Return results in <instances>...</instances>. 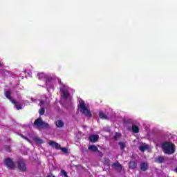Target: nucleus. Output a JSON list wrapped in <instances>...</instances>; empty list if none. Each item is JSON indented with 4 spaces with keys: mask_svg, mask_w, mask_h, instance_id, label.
I'll use <instances>...</instances> for the list:
<instances>
[{
    "mask_svg": "<svg viewBox=\"0 0 177 177\" xmlns=\"http://www.w3.org/2000/svg\"><path fill=\"white\" fill-rule=\"evenodd\" d=\"M40 103H41V104H44V101H41Z\"/></svg>",
    "mask_w": 177,
    "mask_h": 177,
    "instance_id": "nucleus-31",
    "label": "nucleus"
},
{
    "mask_svg": "<svg viewBox=\"0 0 177 177\" xmlns=\"http://www.w3.org/2000/svg\"><path fill=\"white\" fill-rule=\"evenodd\" d=\"M137 167H138V162H136V161H130L129 162V169H136Z\"/></svg>",
    "mask_w": 177,
    "mask_h": 177,
    "instance_id": "nucleus-9",
    "label": "nucleus"
},
{
    "mask_svg": "<svg viewBox=\"0 0 177 177\" xmlns=\"http://www.w3.org/2000/svg\"><path fill=\"white\" fill-rule=\"evenodd\" d=\"M5 149L6 150V151H8V153H10V147L8 145H6L5 147Z\"/></svg>",
    "mask_w": 177,
    "mask_h": 177,
    "instance_id": "nucleus-25",
    "label": "nucleus"
},
{
    "mask_svg": "<svg viewBox=\"0 0 177 177\" xmlns=\"http://www.w3.org/2000/svg\"><path fill=\"white\" fill-rule=\"evenodd\" d=\"M61 172L62 174V175L64 176V177H68V176L67 175V171H66L64 169H62L61 170Z\"/></svg>",
    "mask_w": 177,
    "mask_h": 177,
    "instance_id": "nucleus-24",
    "label": "nucleus"
},
{
    "mask_svg": "<svg viewBox=\"0 0 177 177\" xmlns=\"http://www.w3.org/2000/svg\"><path fill=\"white\" fill-rule=\"evenodd\" d=\"M62 95H63L64 99H67V97H68V96H70V94L66 91H62Z\"/></svg>",
    "mask_w": 177,
    "mask_h": 177,
    "instance_id": "nucleus-21",
    "label": "nucleus"
},
{
    "mask_svg": "<svg viewBox=\"0 0 177 177\" xmlns=\"http://www.w3.org/2000/svg\"><path fill=\"white\" fill-rule=\"evenodd\" d=\"M165 161V158L164 156H158L155 158V162L158 164H162Z\"/></svg>",
    "mask_w": 177,
    "mask_h": 177,
    "instance_id": "nucleus-12",
    "label": "nucleus"
},
{
    "mask_svg": "<svg viewBox=\"0 0 177 177\" xmlns=\"http://www.w3.org/2000/svg\"><path fill=\"white\" fill-rule=\"evenodd\" d=\"M0 67H2V64L0 63Z\"/></svg>",
    "mask_w": 177,
    "mask_h": 177,
    "instance_id": "nucleus-32",
    "label": "nucleus"
},
{
    "mask_svg": "<svg viewBox=\"0 0 177 177\" xmlns=\"http://www.w3.org/2000/svg\"><path fill=\"white\" fill-rule=\"evenodd\" d=\"M113 139H114V140H117V136H115L113 137Z\"/></svg>",
    "mask_w": 177,
    "mask_h": 177,
    "instance_id": "nucleus-30",
    "label": "nucleus"
},
{
    "mask_svg": "<svg viewBox=\"0 0 177 177\" xmlns=\"http://www.w3.org/2000/svg\"><path fill=\"white\" fill-rule=\"evenodd\" d=\"M34 125L37 127V128H43V129H48L49 128V124L44 122L41 117L35 120Z\"/></svg>",
    "mask_w": 177,
    "mask_h": 177,
    "instance_id": "nucleus-3",
    "label": "nucleus"
},
{
    "mask_svg": "<svg viewBox=\"0 0 177 177\" xmlns=\"http://www.w3.org/2000/svg\"><path fill=\"white\" fill-rule=\"evenodd\" d=\"M88 149L93 151V153H96L99 149L95 145H90L88 146Z\"/></svg>",
    "mask_w": 177,
    "mask_h": 177,
    "instance_id": "nucleus-13",
    "label": "nucleus"
},
{
    "mask_svg": "<svg viewBox=\"0 0 177 177\" xmlns=\"http://www.w3.org/2000/svg\"><path fill=\"white\" fill-rule=\"evenodd\" d=\"M90 142L92 143H96L97 140H99V136L97 135H91L88 138Z\"/></svg>",
    "mask_w": 177,
    "mask_h": 177,
    "instance_id": "nucleus-10",
    "label": "nucleus"
},
{
    "mask_svg": "<svg viewBox=\"0 0 177 177\" xmlns=\"http://www.w3.org/2000/svg\"><path fill=\"white\" fill-rule=\"evenodd\" d=\"M140 167L141 171H143V172H146V171L149 169V165H147V162H142L140 163Z\"/></svg>",
    "mask_w": 177,
    "mask_h": 177,
    "instance_id": "nucleus-8",
    "label": "nucleus"
},
{
    "mask_svg": "<svg viewBox=\"0 0 177 177\" xmlns=\"http://www.w3.org/2000/svg\"><path fill=\"white\" fill-rule=\"evenodd\" d=\"M78 109L80 110V112L82 113V114H84V115H85L86 117H92V112H91V110H89V109L86 107L84 101H82L80 103Z\"/></svg>",
    "mask_w": 177,
    "mask_h": 177,
    "instance_id": "nucleus-2",
    "label": "nucleus"
},
{
    "mask_svg": "<svg viewBox=\"0 0 177 177\" xmlns=\"http://www.w3.org/2000/svg\"><path fill=\"white\" fill-rule=\"evenodd\" d=\"M17 164L19 171H21V172H26L27 171V165H26V162L24 160H18Z\"/></svg>",
    "mask_w": 177,
    "mask_h": 177,
    "instance_id": "nucleus-5",
    "label": "nucleus"
},
{
    "mask_svg": "<svg viewBox=\"0 0 177 177\" xmlns=\"http://www.w3.org/2000/svg\"><path fill=\"white\" fill-rule=\"evenodd\" d=\"M5 96L7 99L10 100V102H11V103H15V99H13V97L10 96V91H7L5 93Z\"/></svg>",
    "mask_w": 177,
    "mask_h": 177,
    "instance_id": "nucleus-11",
    "label": "nucleus"
},
{
    "mask_svg": "<svg viewBox=\"0 0 177 177\" xmlns=\"http://www.w3.org/2000/svg\"><path fill=\"white\" fill-rule=\"evenodd\" d=\"M55 125L57 128H63V127H64V122H63L62 120H57Z\"/></svg>",
    "mask_w": 177,
    "mask_h": 177,
    "instance_id": "nucleus-14",
    "label": "nucleus"
},
{
    "mask_svg": "<svg viewBox=\"0 0 177 177\" xmlns=\"http://www.w3.org/2000/svg\"><path fill=\"white\" fill-rule=\"evenodd\" d=\"M39 114L40 115H44V114H45V109H44V107H41V108L39 109Z\"/></svg>",
    "mask_w": 177,
    "mask_h": 177,
    "instance_id": "nucleus-22",
    "label": "nucleus"
},
{
    "mask_svg": "<svg viewBox=\"0 0 177 177\" xmlns=\"http://www.w3.org/2000/svg\"><path fill=\"white\" fill-rule=\"evenodd\" d=\"M3 163L7 167V168H9L10 169H15V167H16V165H15V162H13V160L10 158H6L3 160Z\"/></svg>",
    "mask_w": 177,
    "mask_h": 177,
    "instance_id": "nucleus-4",
    "label": "nucleus"
},
{
    "mask_svg": "<svg viewBox=\"0 0 177 177\" xmlns=\"http://www.w3.org/2000/svg\"><path fill=\"white\" fill-rule=\"evenodd\" d=\"M131 129H132V131L133 132V133H139V127L135 124H133L131 126Z\"/></svg>",
    "mask_w": 177,
    "mask_h": 177,
    "instance_id": "nucleus-15",
    "label": "nucleus"
},
{
    "mask_svg": "<svg viewBox=\"0 0 177 177\" xmlns=\"http://www.w3.org/2000/svg\"><path fill=\"white\" fill-rule=\"evenodd\" d=\"M14 102H12V104H15V107H16V109H17V110H21V104H20L19 102H17V101H16V100H14Z\"/></svg>",
    "mask_w": 177,
    "mask_h": 177,
    "instance_id": "nucleus-16",
    "label": "nucleus"
},
{
    "mask_svg": "<svg viewBox=\"0 0 177 177\" xmlns=\"http://www.w3.org/2000/svg\"><path fill=\"white\" fill-rule=\"evenodd\" d=\"M33 140L37 144L39 143L40 145H42V143H44V141L41 139L38 138L37 137H34Z\"/></svg>",
    "mask_w": 177,
    "mask_h": 177,
    "instance_id": "nucleus-19",
    "label": "nucleus"
},
{
    "mask_svg": "<svg viewBox=\"0 0 177 177\" xmlns=\"http://www.w3.org/2000/svg\"><path fill=\"white\" fill-rule=\"evenodd\" d=\"M97 152L98 153V156L99 157H103V153L100 151H99V149H97Z\"/></svg>",
    "mask_w": 177,
    "mask_h": 177,
    "instance_id": "nucleus-26",
    "label": "nucleus"
},
{
    "mask_svg": "<svg viewBox=\"0 0 177 177\" xmlns=\"http://www.w3.org/2000/svg\"><path fill=\"white\" fill-rule=\"evenodd\" d=\"M118 145L120 146V150H124L127 147V144L124 142H120Z\"/></svg>",
    "mask_w": 177,
    "mask_h": 177,
    "instance_id": "nucleus-18",
    "label": "nucleus"
},
{
    "mask_svg": "<svg viewBox=\"0 0 177 177\" xmlns=\"http://www.w3.org/2000/svg\"><path fill=\"white\" fill-rule=\"evenodd\" d=\"M47 177H55L53 174H50Z\"/></svg>",
    "mask_w": 177,
    "mask_h": 177,
    "instance_id": "nucleus-28",
    "label": "nucleus"
},
{
    "mask_svg": "<svg viewBox=\"0 0 177 177\" xmlns=\"http://www.w3.org/2000/svg\"><path fill=\"white\" fill-rule=\"evenodd\" d=\"M112 167L119 174H121V172H122V165L120 164V162H116L113 163Z\"/></svg>",
    "mask_w": 177,
    "mask_h": 177,
    "instance_id": "nucleus-6",
    "label": "nucleus"
},
{
    "mask_svg": "<svg viewBox=\"0 0 177 177\" xmlns=\"http://www.w3.org/2000/svg\"><path fill=\"white\" fill-rule=\"evenodd\" d=\"M48 145L52 146V147H55L57 150H60L62 149V146L59 143L53 140H50Z\"/></svg>",
    "mask_w": 177,
    "mask_h": 177,
    "instance_id": "nucleus-7",
    "label": "nucleus"
},
{
    "mask_svg": "<svg viewBox=\"0 0 177 177\" xmlns=\"http://www.w3.org/2000/svg\"><path fill=\"white\" fill-rule=\"evenodd\" d=\"M149 149V145H141L140 146V151H145V150H147Z\"/></svg>",
    "mask_w": 177,
    "mask_h": 177,
    "instance_id": "nucleus-20",
    "label": "nucleus"
},
{
    "mask_svg": "<svg viewBox=\"0 0 177 177\" xmlns=\"http://www.w3.org/2000/svg\"><path fill=\"white\" fill-rule=\"evenodd\" d=\"M162 149L165 154H174L175 153V144L171 142H164L162 144Z\"/></svg>",
    "mask_w": 177,
    "mask_h": 177,
    "instance_id": "nucleus-1",
    "label": "nucleus"
},
{
    "mask_svg": "<svg viewBox=\"0 0 177 177\" xmlns=\"http://www.w3.org/2000/svg\"><path fill=\"white\" fill-rule=\"evenodd\" d=\"M19 136H21V138H24V135H23V134H19Z\"/></svg>",
    "mask_w": 177,
    "mask_h": 177,
    "instance_id": "nucleus-29",
    "label": "nucleus"
},
{
    "mask_svg": "<svg viewBox=\"0 0 177 177\" xmlns=\"http://www.w3.org/2000/svg\"><path fill=\"white\" fill-rule=\"evenodd\" d=\"M99 117H100V118H102V120H108L109 119V118L106 116V115L104 114V113H103V112L99 113Z\"/></svg>",
    "mask_w": 177,
    "mask_h": 177,
    "instance_id": "nucleus-17",
    "label": "nucleus"
},
{
    "mask_svg": "<svg viewBox=\"0 0 177 177\" xmlns=\"http://www.w3.org/2000/svg\"><path fill=\"white\" fill-rule=\"evenodd\" d=\"M23 139H24L25 140H27L28 142H30V139H28V138L26 137V136H24Z\"/></svg>",
    "mask_w": 177,
    "mask_h": 177,
    "instance_id": "nucleus-27",
    "label": "nucleus"
},
{
    "mask_svg": "<svg viewBox=\"0 0 177 177\" xmlns=\"http://www.w3.org/2000/svg\"><path fill=\"white\" fill-rule=\"evenodd\" d=\"M60 150H62L63 153H65V154H67V153H68V149H67V148L66 147H61Z\"/></svg>",
    "mask_w": 177,
    "mask_h": 177,
    "instance_id": "nucleus-23",
    "label": "nucleus"
}]
</instances>
